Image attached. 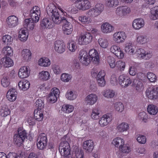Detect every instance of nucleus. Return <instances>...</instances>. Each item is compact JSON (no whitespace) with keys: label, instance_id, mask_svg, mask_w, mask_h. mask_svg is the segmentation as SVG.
Instances as JSON below:
<instances>
[{"label":"nucleus","instance_id":"1","mask_svg":"<svg viewBox=\"0 0 158 158\" xmlns=\"http://www.w3.org/2000/svg\"><path fill=\"white\" fill-rule=\"evenodd\" d=\"M46 10L48 14L51 16L52 20L55 24H59L63 21L62 29L64 34L68 35L72 33L73 30L72 25L66 20L65 17H61L54 4H49L47 7Z\"/></svg>","mask_w":158,"mask_h":158},{"label":"nucleus","instance_id":"2","mask_svg":"<svg viewBox=\"0 0 158 158\" xmlns=\"http://www.w3.org/2000/svg\"><path fill=\"white\" fill-rule=\"evenodd\" d=\"M78 58L80 62L86 66L89 64L91 60L96 65H98L100 62L98 52L94 48L90 49L88 53L85 51L81 50L79 52Z\"/></svg>","mask_w":158,"mask_h":158},{"label":"nucleus","instance_id":"3","mask_svg":"<svg viewBox=\"0 0 158 158\" xmlns=\"http://www.w3.org/2000/svg\"><path fill=\"white\" fill-rule=\"evenodd\" d=\"M59 150L61 155L64 158H73V154L70 152L71 149L69 143L66 141H62L60 143Z\"/></svg>","mask_w":158,"mask_h":158},{"label":"nucleus","instance_id":"4","mask_svg":"<svg viewBox=\"0 0 158 158\" xmlns=\"http://www.w3.org/2000/svg\"><path fill=\"white\" fill-rule=\"evenodd\" d=\"M104 10L103 4L101 3H98L94 6L87 11L86 14L92 19L97 17L103 12Z\"/></svg>","mask_w":158,"mask_h":158},{"label":"nucleus","instance_id":"5","mask_svg":"<svg viewBox=\"0 0 158 158\" xmlns=\"http://www.w3.org/2000/svg\"><path fill=\"white\" fill-rule=\"evenodd\" d=\"M60 94V90L56 87L53 88L47 95V102L49 104H54L57 101Z\"/></svg>","mask_w":158,"mask_h":158},{"label":"nucleus","instance_id":"6","mask_svg":"<svg viewBox=\"0 0 158 158\" xmlns=\"http://www.w3.org/2000/svg\"><path fill=\"white\" fill-rule=\"evenodd\" d=\"M93 39V36L89 32L80 34L77 39L78 43L80 45H87L90 43Z\"/></svg>","mask_w":158,"mask_h":158},{"label":"nucleus","instance_id":"7","mask_svg":"<svg viewBox=\"0 0 158 158\" xmlns=\"http://www.w3.org/2000/svg\"><path fill=\"white\" fill-rule=\"evenodd\" d=\"M127 38V35L123 31H118L114 33L112 35L113 41L117 44L123 43Z\"/></svg>","mask_w":158,"mask_h":158},{"label":"nucleus","instance_id":"8","mask_svg":"<svg viewBox=\"0 0 158 158\" xmlns=\"http://www.w3.org/2000/svg\"><path fill=\"white\" fill-rule=\"evenodd\" d=\"M74 5L79 10H86L90 8L91 4L88 0H77Z\"/></svg>","mask_w":158,"mask_h":158},{"label":"nucleus","instance_id":"9","mask_svg":"<svg viewBox=\"0 0 158 158\" xmlns=\"http://www.w3.org/2000/svg\"><path fill=\"white\" fill-rule=\"evenodd\" d=\"M146 97L151 100L156 99L158 98V87L151 86L146 89L145 92Z\"/></svg>","mask_w":158,"mask_h":158},{"label":"nucleus","instance_id":"10","mask_svg":"<svg viewBox=\"0 0 158 158\" xmlns=\"http://www.w3.org/2000/svg\"><path fill=\"white\" fill-rule=\"evenodd\" d=\"M118 82L122 88H126L130 85L132 81L128 75L122 74L118 78Z\"/></svg>","mask_w":158,"mask_h":158},{"label":"nucleus","instance_id":"11","mask_svg":"<svg viewBox=\"0 0 158 158\" xmlns=\"http://www.w3.org/2000/svg\"><path fill=\"white\" fill-rule=\"evenodd\" d=\"M40 8L37 6H34L30 10V16L31 18L30 19L33 22L35 23L38 22L40 17Z\"/></svg>","mask_w":158,"mask_h":158},{"label":"nucleus","instance_id":"12","mask_svg":"<svg viewBox=\"0 0 158 158\" xmlns=\"http://www.w3.org/2000/svg\"><path fill=\"white\" fill-rule=\"evenodd\" d=\"M131 12L130 8L126 6H121L117 7L115 13L120 17L126 16L129 14Z\"/></svg>","mask_w":158,"mask_h":158},{"label":"nucleus","instance_id":"13","mask_svg":"<svg viewBox=\"0 0 158 158\" xmlns=\"http://www.w3.org/2000/svg\"><path fill=\"white\" fill-rule=\"evenodd\" d=\"M47 139L45 135L42 133L38 136L37 140V146L38 148L43 150L45 148L47 144Z\"/></svg>","mask_w":158,"mask_h":158},{"label":"nucleus","instance_id":"14","mask_svg":"<svg viewBox=\"0 0 158 158\" xmlns=\"http://www.w3.org/2000/svg\"><path fill=\"white\" fill-rule=\"evenodd\" d=\"M135 54L141 59L148 60L152 57L151 52L146 51L142 48H139L136 49Z\"/></svg>","mask_w":158,"mask_h":158},{"label":"nucleus","instance_id":"15","mask_svg":"<svg viewBox=\"0 0 158 158\" xmlns=\"http://www.w3.org/2000/svg\"><path fill=\"white\" fill-rule=\"evenodd\" d=\"M30 69L28 66H21L19 70L18 76L21 79L27 78L30 76Z\"/></svg>","mask_w":158,"mask_h":158},{"label":"nucleus","instance_id":"16","mask_svg":"<svg viewBox=\"0 0 158 158\" xmlns=\"http://www.w3.org/2000/svg\"><path fill=\"white\" fill-rule=\"evenodd\" d=\"M53 47L55 52L59 54L62 53L65 51V44L59 40H56L54 42Z\"/></svg>","mask_w":158,"mask_h":158},{"label":"nucleus","instance_id":"17","mask_svg":"<svg viewBox=\"0 0 158 158\" xmlns=\"http://www.w3.org/2000/svg\"><path fill=\"white\" fill-rule=\"evenodd\" d=\"M114 27L109 23L105 22L101 23L100 26L101 31L104 34H109L114 30Z\"/></svg>","mask_w":158,"mask_h":158},{"label":"nucleus","instance_id":"18","mask_svg":"<svg viewBox=\"0 0 158 158\" xmlns=\"http://www.w3.org/2000/svg\"><path fill=\"white\" fill-rule=\"evenodd\" d=\"M111 116L109 114H104L99 119L98 124L101 127L107 126L112 120Z\"/></svg>","mask_w":158,"mask_h":158},{"label":"nucleus","instance_id":"19","mask_svg":"<svg viewBox=\"0 0 158 158\" xmlns=\"http://www.w3.org/2000/svg\"><path fill=\"white\" fill-rule=\"evenodd\" d=\"M98 99V96L97 94L92 93L85 97L84 101L87 105L92 106L97 102Z\"/></svg>","mask_w":158,"mask_h":158},{"label":"nucleus","instance_id":"20","mask_svg":"<svg viewBox=\"0 0 158 158\" xmlns=\"http://www.w3.org/2000/svg\"><path fill=\"white\" fill-rule=\"evenodd\" d=\"M145 25V20L143 18H139L134 19L132 23V27L135 30H138L143 28Z\"/></svg>","mask_w":158,"mask_h":158},{"label":"nucleus","instance_id":"21","mask_svg":"<svg viewBox=\"0 0 158 158\" xmlns=\"http://www.w3.org/2000/svg\"><path fill=\"white\" fill-rule=\"evenodd\" d=\"M37 64L40 67L47 68L50 66L51 62L48 57L42 56L37 60Z\"/></svg>","mask_w":158,"mask_h":158},{"label":"nucleus","instance_id":"22","mask_svg":"<svg viewBox=\"0 0 158 158\" xmlns=\"http://www.w3.org/2000/svg\"><path fill=\"white\" fill-rule=\"evenodd\" d=\"M119 153H118V156L119 157L126 155L131 151V148L128 145L123 143L119 147Z\"/></svg>","mask_w":158,"mask_h":158},{"label":"nucleus","instance_id":"23","mask_svg":"<svg viewBox=\"0 0 158 158\" xmlns=\"http://www.w3.org/2000/svg\"><path fill=\"white\" fill-rule=\"evenodd\" d=\"M37 77L39 80L40 81H46L50 79L51 75L48 71L43 70L38 73Z\"/></svg>","mask_w":158,"mask_h":158},{"label":"nucleus","instance_id":"24","mask_svg":"<svg viewBox=\"0 0 158 158\" xmlns=\"http://www.w3.org/2000/svg\"><path fill=\"white\" fill-rule=\"evenodd\" d=\"M17 92L13 88L10 89L6 93V97L7 100L10 102H14L17 99Z\"/></svg>","mask_w":158,"mask_h":158},{"label":"nucleus","instance_id":"25","mask_svg":"<svg viewBox=\"0 0 158 158\" xmlns=\"http://www.w3.org/2000/svg\"><path fill=\"white\" fill-rule=\"evenodd\" d=\"M53 25L50 19L44 18L40 23V27L42 29H50L53 27Z\"/></svg>","mask_w":158,"mask_h":158},{"label":"nucleus","instance_id":"26","mask_svg":"<svg viewBox=\"0 0 158 158\" xmlns=\"http://www.w3.org/2000/svg\"><path fill=\"white\" fill-rule=\"evenodd\" d=\"M6 23L10 27H14L18 24V18L14 15L10 16L7 19Z\"/></svg>","mask_w":158,"mask_h":158},{"label":"nucleus","instance_id":"27","mask_svg":"<svg viewBox=\"0 0 158 158\" xmlns=\"http://www.w3.org/2000/svg\"><path fill=\"white\" fill-rule=\"evenodd\" d=\"M29 36L28 30L25 28L21 29L18 34V38L20 41L22 42H25L27 40Z\"/></svg>","mask_w":158,"mask_h":158},{"label":"nucleus","instance_id":"28","mask_svg":"<svg viewBox=\"0 0 158 158\" xmlns=\"http://www.w3.org/2000/svg\"><path fill=\"white\" fill-rule=\"evenodd\" d=\"M1 65L4 67L9 68L11 67L14 65V63L10 57L6 56L2 58L0 61Z\"/></svg>","mask_w":158,"mask_h":158},{"label":"nucleus","instance_id":"29","mask_svg":"<svg viewBox=\"0 0 158 158\" xmlns=\"http://www.w3.org/2000/svg\"><path fill=\"white\" fill-rule=\"evenodd\" d=\"M18 85L20 90L26 91L29 89L30 83L28 80L23 79L19 81Z\"/></svg>","mask_w":158,"mask_h":158},{"label":"nucleus","instance_id":"30","mask_svg":"<svg viewBox=\"0 0 158 158\" xmlns=\"http://www.w3.org/2000/svg\"><path fill=\"white\" fill-rule=\"evenodd\" d=\"M135 48L131 42H127L125 44L124 51L126 52L133 55L135 54Z\"/></svg>","mask_w":158,"mask_h":158},{"label":"nucleus","instance_id":"31","mask_svg":"<svg viewBox=\"0 0 158 158\" xmlns=\"http://www.w3.org/2000/svg\"><path fill=\"white\" fill-rule=\"evenodd\" d=\"M94 147L93 141L91 140L85 141L83 143V148L87 152H90L93 150Z\"/></svg>","mask_w":158,"mask_h":158},{"label":"nucleus","instance_id":"32","mask_svg":"<svg viewBox=\"0 0 158 158\" xmlns=\"http://www.w3.org/2000/svg\"><path fill=\"white\" fill-rule=\"evenodd\" d=\"M78 96L77 92L72 90H68L65 94L66 98L68 100L73 101L76 100Z\"/></svg>","mask_w":158,"mask_h":158},{"label":"nucleus","instance_id":"33","mask_svg":"<svg viewBox=\"0 0 158 158\" xmlns=\"http://www.w3.org/2000/svg\"><path fill=\"white\" fill-rule=\"evenodd\" d=\"M149 16L151 20L158 19V6H156L150 9Z\"/></svg>","mask_w":158,"mask_h":158},{"label":"nucleus","instance_id":"34","mask_svg":"<svg viewBox=\"0 0 158 158\" xmlns=\"http://www.w3.org/2000/svg\"><path fill=\"white\" fill-rule=\"evenodd\" d=\"M67 47L69 51L72 53L75 52L78 48L76 42L74 40H69L67 43Z\"/></svg>","mask_w":158,"mask_h":158},{"label":"nucleus","instance_id":"35","mask_svg":"<svg viewBox=\"0 0 158 158\" xmlns=\"http://www.w3.org/2000/svg\"><path fill=\"white\" fill-rule=\"evenodd\" d=\"M30 19H25L23 22V26L25 29L29 31L33 30L35 27L34 22L31 21Z\"/></svg>","mask_w":158,"mask_h":158},{"label":"nucleus","instance_id":"36","mask_svg":"<svg viewBox=\"0 0 158 158\" xmlns=\"http://www.w3.org/2000/svg\"><path fill=\"white\" fill-rule=\"evenodd\" d=\"M21 56L24 61H27L30 60L32 57L31 51L29 49H23L21 52Z\"/></svg>","mask_w":158,"mask_h":158},{"label":"nucleus","instance_id":"37","mask_svg":"<svg viewBox=\"0 0 158 158\" xmlns=\"http://www.w3.org/2000/svg\"><path fill=\"white\" fill-rule=\"evenodd\" d=\"M147 110L149 114L152 116H155L158 113V108L156 105L150 104L148 105Z\"/></svg>","mask_w":158,"mask_h":158},{"label":"nucleus","instance_id":"38","mask_svg":"<svg viewBox=\"0 0 158 158\" xmlns=\"http://www.w3.org/2000/svg\"><path fill=\"white\" fill-rule=\"evenodd\" d=\"M102 95L107 99L113 98L115 95V91L110 89H106L103 90L102 92Z\"/></svg>","mask_w":158,"mask_h":158},{"label":"nucleus","instance_id":"39","mask_svg":"<svg viewBox=\"0 0 158 158\" xmlns=\"http://www.w3.org/2000/svg\"><path fill=\"white\" fill-rule=\"evenodd\" d=\"M78 20L83 24H90L92 22V19L89 15H82L78 17Z\"/></svg>","mask_w":158,"mask_h":158},{"label":"nucleus","instance_id":"40","mask_svg":"<svg viewBox=\"0 0 158 158\" xmlns=\"http://www.w3.org/2000/svg\"><path fill=\"white\" fill-rule=\"evenodd\" d=\"M132 86L134 87L136 90L139 92L143 91L144 88L142 82L140 81H137L136 79L133 80Z\"/></svg>","mask_w":158,"mask_h":158},{"label":"nucleus","instance_id":"41","mask_svg":"<svg viewBox=\"0 0 158 158\" xmlns=\"http://www.w3.org/2000/svg\"><path fill=\"white\" fill-rule=\"evenodd\" d=\"M116 129L119 132L127 131L129 129V124L126 122H122L117 125Z\"/></svg>","mask_w":158,"mask_h":158},{"label":"nucleus","instance_id":"42","mask_svg":"<svg viewBox=\"0 0 158 158\" xmlns=\"http://www.w3.org/2000/svg\"><path fill=\"white\" fill-rule=\"evenodd\" d=\"M119 4L118 0H105V5L109 8H115L119 5Z\"/></svg>","mask_w":158,"mask_h":158},{"label":"nucleus","instance_id":"43","mask_svg":"<svg viewBox=\"0 0 158 158\" xmlns=\"http://www.w3.org/2000/svg\"><path fill=\"white\" fill-rule=\"evenodd\" d=\"M74 109L73 106L70 104H64L62 106L61 110L66 114H69L73 111Z\"/></svg>","mask_w":158,"mask_h":158},{"label":"nucleus","instance_id":"44","mask_svg":"<svg viewBox=\"0 0 158 158\" xmlns=\"http://www.w3.org/2000/svg\"><path fill=\"white\" fill-rule=\"evenodd\" d=\"M114 107L115 111L119 113H122L125 109L124 105L121 102H118L114 103Z\"/></svg>","mask_w":158,"mask_h":158},{"label":"nucleus","instance_id":"45","mask_svg":"<svg viewBox=\"0 0 158 158\" xmlns=\"http://www.w3.org/2000/svg\"><path fill=\"white\" fill-rule=\"evenodd\" d=\"M98 42L100 47L102 49H106L109 47L108 41L106 39L100 38L98 40Z\"/></svg>","mask_w":158,"mask_h":158},{"label":"nucleus","instance_id":"46","mask_svg":"<svg viewBox=\"0 0 158 158\" xmlns=\"http://www.w3.org/2000/svg\"><path fill=\"white\" fill-rule=\"evenodd\" d=\"M125 143L124 140L120 137H116L114 138L111 142L112 144L116 147H120V145H122Z\"/></svg>","mask_w":158,"mask_h":158},{"label":"nucleus","instance_id":"47","mask_svg":"<svg viewBox=\"0 0 158 158\" xmlns=\"http://www.w3.org/2000/svg\"><path fill=\"white\" fill-rule=\"evenodd\" d=\"M34 116L35 119L38 121H42L44 118L43 111L40 109H35L34 112Z\"/></svg>","mask_w":158,"mask_h":158},{"label":"nucleus","instance_id":"48","mask_svg":"<svg viewBox=\"0 0 158 158\" xmlns=\"http://www.w3.org/2000/svg\"><path fill=\"white\" fill-rule=\"evenodd\" d=\"M2 52L6 56H11L13 55V50L11 47L7 45L4 47Z\"/></svg>","mask_w":158,"mask_h":158},{"label":"nucleus","instance_id":"49","mask_svg":"<svg viewBox=\"0 0 158 158\" xmlns=\"http://www.w3.org/2000/svg\"><path fill=\"white\" fill-rule=\"evenodd\" d=\"M71 75L66 73H62L60 77V80L62 81L67 83L70 82L72 79Z\"/></svg>","mask_w":158,"mask_h":158},{"label":"nucleus","instance_id":"50","mask_svg":"<svg viewBox=\"0 0 158 158\" xmlns=\"http://www.w3.org/2000/svg\"><path fill=\"white\" fill-rule=\"evenodd\" d=\"M10 110L6 105L2 107L0 110V114L2 117H6L10 115Z\"/></svg>","mask_w":158,"mask_h":158},{"label":"nucleus","instance_id":"51","mask_svg":"<svg viewBox=\"0 0 158 158\" xmlns=\"http://www.w3.org/2000/svg\"><path fill=\"white\" fill-rule=\"evenodd\" d=\"M137 118L142 122L146 123L148 121V116L146 112H142L139 114L137 116Z\"/></svg>","mask_w":158,"mask_h":158},{"label":"nucleus","instance_id":"52","mask_svg":"<svg viewBox=\"0 0 158 158\" xmlns=\"http://www.w3.org/2000/svg\"><path fill=\"white\" fill-rule=\"evenodd\" d=\"M100 114V110L99 109L97 108H94L92 110L91 118L93 120H97Z\"/></svg>","mask_w":158,"mask_h":158},{"label":"nucleus","instance_id":"53","mask_svg":"<svg viewBox=\"0 0 158 158\" xmlns=\"http://www.w3.org/2000/svg\"><path fill=\"white\" fill-rule=\"evenodd\" d=\"M10 84V81L7 77L4 76L1 79V84L3 87L6 88L9 86Z\"/></svg>","mask_w":158,"mask_h":158},{"label":"nucleus","instance_id":"54","mask_svg":"<svg viewBox=\"0 0 158 158\" xmlns=\"http://www.w3.org/2000/svg\"><path fill=\"white\" fill-rule=\"evenodd\" d=\"M107 61L111 68L114 69L116 67V60L114 57L111 56H108L107 58Z\"/></svg>","mask_w":158,"mask_h":158},{"label":"nucleus","instance_id":"55","mask_svg":"<svg viewBox=\"0 0 158 158\" xmlns=\"http://www.w3.org/2000/svg\"><path fill=\"white\" fill-rule=\"evenodd\" d=\"M136 43L139 44H143L146 42V36L142 35H138L136 36Z\"/></svg>","mask_w":158,"mask_h":158},{"label":"nucleus","instance_id":"56","mask_svg":"<svg viewBox=\"0 0 158 158\" xmlns=\"http://www.w3.org/2000/svg\"><path fill=\"white\" fill-rule=\"evenodd\" d=\"M2 40L4 44L8 45L11 43L13 41V38L10 35H6L2 36Z\"/></svg>","mask_w":158,"mask_h":158},{"label":"nucleus","instance_id":"57","mask_svg":"<svg viewBox=\"0 0 158 158\" xmlns=\"http://www.w3.org/2000/svg\"><path fill=\"white\" fill-rule=\"evenodd\" d=\"M126 67V63L124 61L119 60L116 62V67L119 70L123 71Z\"/></svg>","mask_w":158,"mask_h":158},{"label":"nucleus","instance_id":"58","mask_svg":"<svg viewBox=\"0 0 158 158\" xmlns=\"http://www.w3.org/2000/svg\"><path fill=\"white\" fill-rule=\"evenodd\" d=\"M18 135H16L21 138L25 139L27 136V133L26 131L22 127H20L18 130Z\"/></svg>","mask_w":158,"mask_h":158},{"label":"nucleus","instance_id":"59","mask_svg":"<svg viewBox=\"0 0 158 158\" xmlns=\"http://www.w3.org/2000/svg\"><path fill=\"white\" fill-rule=\"evenodd\" d=\"M51 69L53 73L55 75H59L61 73L60 68L57 64H52L51 66Z\"/></svg>","mask_w":158,"mask_h":158},{"label":"nucleus","instance_id":"60","mask_svg":"<svg viewBox=\"0 0 158 158\" xmlns=\"http://www.w3.org/2000/svg\"><path fill=\"white\" fill-rule=\"evenodd\" d=\"M110 84L113 86H115L118 85V78H117L115 74H112L110 77Z\"/></svg>","mask_w":158,"mask_h":158},{"label":"nucleus","instance_id":"61","mask_svg":"<svg viewBox=\"0 0 158 158\" xmlns=\"http://www.w3.org/2000/svg\"><path fill=\"white\" fill-rule=\"evenodd\" d=\"M7 157V158H25V156L23 154L17 156L15 153L10 152L8 154Z\"/></svg>","mask_w":158,"mask_h":158},{"label":"nucleus","instance_id":"62","mask_svg":"<svg viewBox=\"0 0 158 158\" xmlns=\"http://www.w3.org/2000/svg\"><path fill=\"white\" fill-rule=\"evenodd\" d=\"M137 141L141 144H144L146 142V137L141 135H138L136 137Z\"/></svg>","mask_w":158,"mask_h":158},{"label":"nucleus","instance_id":"63","mask_svg":"<svg viewBox=\"0 0 158 158\" xmlns=\"http://www.w3.org/2000/svg\"><path fill=\"white\" fill-rule=\"evenodd\" d=\"M121 47L118 45L115 44L112 45L110 48L111 52L114 55L117 53Z\"/></svg>","mask_w":158,"mask_h":158},{"label":"nucleus","instance_id":"64","mask_svg":"<svg viewBox=\"0 0 158 158\" xmlns=\"http://www.w3.org/2000/svg\"><path fill=\"white\" fill-rule=\"evenodd\" d=\"M147 77L151 82H154L156 80V76L153 73L148 72L147 73Z\"/></svg>","mask_w":158,"mask_h":158}]
</instances>
